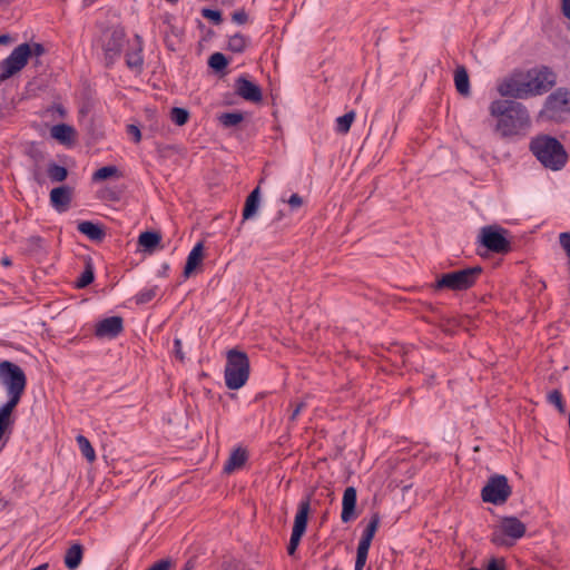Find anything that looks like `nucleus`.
Listing matches in <instances>:
<instances>
[{"label":"nucleus","mask_w":570,"mask_h":570,"mask_svg":"<svg viewBox=\"0 0 570 570\" xmlns=\"http://www.w3.org/2000/svg\"><path fill=\"white\" fill-rule=\"evenodd\" d=\"M489 111L497 119L494 130L502 138L517 136L530 126L529 112L519 101L497 99L490 104Z\"/></svg>","instance_id":"1"},{"label":"nucleus","mask_w":570,"mask_h":570,"mask_svg":"<svg viewBox=\"0 0 570 570\" xmlns=\"http://www.w3.org/2000/svg\"><path fill=\"white\" fill-rule=\"evenodd\" d=\"M530 150L543 167L554 171L562 169L568 161V154L563 145L549 135L532 138Z\"/></svg>","instance_id":"2"},{"label":"nucleus","mask_w":570,"mask_h":570,"mask_svg":"<svg viewBox=\"0 0 570 570\" xmlns=\"http://www.w3.org/2000/svg\"><path fill=\"white\" fill-rule=\"evenodd\" d=\"M249 371V358L245 352L237 348L227 351L224 377L229 390H238L244 386L248 381Z\"/></svg>","instance_id":"3"},{"label":"nucleus","mask_w":570,"mask_h":570,"mask_svg":"<svg viewBox=\"0 0 570 570\" xmlns=\"http://www.w3.org/2000/svg\"><path fill=\"white\" fill-rule=\"evenodd\" d=\"M483 269L481 266H472L442 274L431 287L434 291L450 289L463 292L473 287L480 278Z\"/></svg>","instance_id":"4"},{"label":"nucleus","mask_w":570,"mask_h":570,"mask_svg":"<svg viewBox=\"0 0 570 570\" xmlns=\"http://www.w3.org/2000/svg\"><path fill=\"white\" fill-rule=\"evenodd\" d=\"M0 383L7 391L9 397L8 401L19 404L27 387V376L24 371L11 361H1Z\"/></svg>","instance_id":"5"},{"label":"nucleus","mask_w":570,"mask_h":570,"mask_svg":"<svg viewBox=\"0 0 570 570\" xmlns=\"http://www.w3.org/2000/svg\"><path fill=\"white\" fill-rule=\"evenodd\" d=\"M525 531V524L517 517H503L491 534V542L498 547H512Z\"/></svg>","instance_id":"6"},{"label":"nucleus","mask_w":570,"mask_h":570,"mask_svg":"<svg viewBox=\"0 0 570 570\" xmlns=\"http://www.w3.org/2000/svg\"><path fill=\"white\" fill-rule=\"evenodd\" d=\"M498 91L502 97L527 99L531 97L527 72L514 70L509 77L498 85Z\"/></svg>","instance_id":"7"},{"label":"nucleus","mask_w":570,"mask_h":570,"mask_svg":"<svg viewBox=\"0 0 570 570\" xmlns=\"http://www.w3.org/2000/svg\"><path fill=\"white\" fill-rule=\"evenodd\" d=\"M512 493L508 479L503 474L491 475L481 490V498L484 502L495 505L503 504Z\"/></svg>","instance_id":"8"},{"label":"nucleus","mask_w":570,"mask_h":570,"mask_svg":"<svg viewBox=\"0 0 570 570\" xmlns=\"http://www.w3.org/2000/svg\"><path fill=\"white\" fill-rule=\"evenodd\" d=\"M31 57V46L27 42L16 47L12 52L0 62V80L4 81L20 71Z\"/></svg>","instance_id":"9"},{"label":"nucleus","mask_w":570,"mask_h":570,"mask_svg":"<svg viewBox=\"0 0 570 570\" xmlns=\"http://www.w3.org/2000/svg\"><path fill=\"white\" fill-rule=\"evenodd\" d=\"M309 510L311 497L307 495L298 503L297 513L294 519V525L292 529L289 543L287 546V553L292 557L295 554L297 547L299 546L301 539L306 531Z\"/></svg>","instance_id":"10"},{"label":"nucleus","mask_w":570,"mask_h":570,"mask_svg":"<svg viewBox=\"0 0 570 570\" xmlns=\"http://www.w3.org/2000/svg\"><path fill=\"white\" fill-rule=\"evenodd\" d=\"M508 232L499 226H485L481 229V244L492 253L507 254L511 244L505 237Z\"/></svg>","instance_id":"11"},{"label":"nucleus","mask_w":570,"mask_h":570,"mask_svg":"<svg viewBox=\"0 0 570 570\" xmlns=\"http://www.w3.org/2000/svg\"><path fill=\"white\" fill-rule=\"evenodd\" d=\"M531 97L548 92L556 85V73L546 66L525 71Z\"/></svg>","instance_id":"12"},{"label":"nucleus","mask_w":570,"mask_h":570,"mask_svg":"<svg viewBox=\"0 0 570 570\" xmlns=\"http://www.w3.org/2000/svg\"><path fill=\"white\" fill-rule=\"evenodd\" d=\"M570 111V90L559 88L550 94L541 111L549 119H558L562 114Z\"/></svg>","instance_id":"13"},{"label":"nucleus","mask_w":570,"mask_h":570,"mask_svg":"<svg viewBox=\"0 0 570 570\" xmlns=\"http://www.w3.org/2000/svg\"><path fill=\"white\" fill-rule=\"evenodd\" d=\"M237 96L246 101L258 104L263 100V92L258 85L249 80L246 76H239L234 83Z\"/></svg>","instance_id":"14"},{"label":"nucleus","mask_w":570,"mask_h":570,"mask_svg":"<svg viewBox=\"0 0 570 570\" xmlns=\"http://www.w3.org/2000/svg\"><path fill=\"white\" fill-rule=\"evenodd\" d=\"M124 330V320L120 316H110L99 321L95 326V335L99 338H115Z\"/></svg>","instance_id":"15"},{"label":"nucleus","mask_w":570,"mask_h":570,"mask_svg":"<svg viewBox=\"0 0 570 570\" xmlns=\"http://www.w3.org/2000/svg\"><path fill=\"white\" fill-rule=\"evenodd\" d=\"M356 501H357V492L354 487H347L343 494L342 500V512L341 520L344 523H347L354 519H356Z\"/></svg>","instance_id":"16"},{"label":"nucleus","mask_w":570,"mask_h":570,"mask_svg":"<svg viewBox=\"0 0 570 570\" xmlns=\"http://www.w3.org/2000/svg\"><path fill=\"white\" fill-rule=\"evenodd\" d=\"M72 199V188L63 185L51 189L50 204L59 213L66 212Z\"/></svg>","instance_id":"17"},{"label":"nucleus","mask_w":570,"mask_h":570,"mask_svg":"<svg viewBox=\"0 0 570 570\" xmlns=\"http://www.w3.org/2000/svg\"><path fill=\"white\" fill-rule=\"evenodd\" d=\"M204 259V245L202 242L197 243L187 256L183 275L185 278L191 276L195 269L202 264Z\"/></svg>","instance_id":"18"},{"label":"nucleus","mask_w":570,"mask_h":570,"mask_svg":"<svg viewBox=\"0 0 570 570\" xmlns=\"http://www.w3.org/2000/svg\"><path fill=\"white\" fill-rule=\"evenodd\" d=\"M77 229L81 234L86 235L90 240L97 243L102 242L106 237V232L102 226L90 220L80 222L77 226Z\"/></svg>","instance_id":"19"},{"label":"nucleus","mask_w":570,"mask_h":570,"mask_svg":"<svg viewBox=\"0 0 570 570\" xmlns=\"http://www.w3.org/2000/svg\"><path fill=\"white\" fill-rule=\"evenodd\" d=\"M125 33L122 30H114L109 39L105 42L104 49L107 58H114L120 53L124 45Z\"/></svg>","instance_id":"20"},{"label":"nucleus","mask_w":570,"mask_h":570,"mask_svg":"<svg viewBox=\"0 0 570 570\" xmlns=\"http://www.w3.org/2000/svg\"><path fill=\"white\" fill-rule=\"evenodd\" d=\"M248 459L247 451L242 448H237L233 450L230 453L228 460L226 461L224 465V472L229 474L234 472L235 470H238L244 466Z\"/></svg>","instance_id":"21"},{"label":"nucleus","mask_w":570,"mask_h":570,"mask_svg":"<svg viewBox=\"0 0 570 570\" xmlns=\"http://www.w3.org/2000/svg\"><path fill=\"white\" fill-rule=\"evenodd\" d=\"M380 522H381V517H380L379 512L372 513L368 523L366 524L365 529L363 530L358 546H363L364 548L370 549L371 542L380 527Z\"/></svg>","instance_id":"22"},{"label":"nucleus","mask_w":570,"mask_h":570,"mask_svg":"<svg viewBox=\"0 0 570 570\" xmlns=\"http://www.w3.org/2000/svg\"><path fill=\"white\" fill-rule=\"evenodd\" d=\"M82 557H83L82 544H80L78 542L73 543L66 551V554L63 558L65 566L69 570H76L80 566Z\"/></svg>","instance_id":"23"},{"label":"nucleus","mask_w":570,"mask_h":570,"mask_svg":"<svg viewBox=\"0 0 570 570\" xmlns=\"http://www.w3.org/2000/svg\"><path fill=\"white\" fill-rule=\"evenodd\" d=\"M165 248L159 230H145V254H153Z\"/></svg>","instance_id":"24"},{"label":"nucleus","mask_w":570,"mask_h":570,"mask_svg":"<svg viewBox=\"0 0 570 570\" xmlns=\"http://www.w3.org/2000/svg\"><path fill=\"white\" fill-rule=\"evenodd\" d=\"M454 83L458 92L464 97L469 96L470 90V79L468 70L464 66H458L454 71Z\"/></svg>","instance_id":"25"},{"label":"nucleus","mask_w":570,"mask_h":570,"mask_svg":"<svg viewBox=\"0 0 570 570\" xmlns=\"http://www.w3.org/2000/svg\"><path fill=\"white\" fill-rule=\"evenodd\" d=\"M259 207V187H256L250 191L245 200V206L243 209V220H247L253 218Z\"/></svg>","instance_id":"26"},{"label":"nucleus","mask_w":570,"mask_h":570,"mask_svg":"<svg viewBox=\"0 0 570 570\" xmlns=\"http://www.w3.org/2000/svg\"><path fill=\"white\" fill-rule=\"evenodd\" d=\"M145 122H149L148 128L151 134L163 132L166 128L165 117H160L156 110L145 109Z\"/></svg>","instance_id":"27"},{"label":"nucleus","mask_w":570,"mask_h":570,"mask_svg":"<svg viewBox=\"0 0 570 570\" xmlns=\"http://www.w3.org/2000/svg\"><path fill=\"white\" fill-rule=\"evenodd\" d=\"M249 42V39L237 32L228 38L227 49L234 53H242L245 51Z\"/></svg>","instance_id":"28"},{"label":"nucleus","mask_w":570,"mask_h":570,"mask_svg":"<svg viewBox=\"0 0 570 570\" xmlns=\"http://www.w3.org/2000/svg\"><path fill=\"white\" fill-rule=\"evenodd\" d=\"M73 134L75 129L66 124H58L51 128V136L61 142L70 141Z\"/></svg>","instance_id":"29"},{"label":"nucleus","mask_w":570,"mask_h":570,"mask_svg":"<svg viewBox=\"0 0 570 570\" xmlns=\"http://www.w3.org/2000/svg\"><path fill=\"white\" fill-rule=\"evenodd\" d=\"M77 444L81 454L87 459L89 463L95 462L96 452L90 443V441L82 434L76 436Z\"/></svg>","instance_id":"30"},{"label":"nucleus","mask_w":570,"mask_h":570,"mask_svg":"<svg viewBox=\"0 0 570 570\" xmlns=\"http://www.w3.org/2000/svg\"><path fill=\"white\" fill-rule=\"evenodd\" d=\"M244 120V115L239 111L223 112L218 116L219 124L225 128H232Z\"/></svg>","instance_id":"31"},{"label":"nucleus","mask_w":570,"mask_h":570,"mask_svg":"<svg viewBox=\"0 0 570 570\" xmlns=\"http://www.w3.org/2000/svg\"><path fill=\"white\" fill-rule=\"evenodd\" d=\"M47 173L51 181L60 183L68 177V170L66 167L50 163L47 168Z\"/></svg>","instance_id":"32"},{"label":"nucleus","mask_w":570,"mask_h":570,"mask_svg":"<svg viewBox=\"0 0 570 570\" xmlns=\"http://www.w3.org/2000/svg\"><path fill=\"white\" fill-rule=\"evenodd\" d=\"M355 119V111H348L336 119V131L345 135L350 131L351 126Z\"/></svg>","instance_id":"33"},{"label":"nucleus","mask_w":570,"mask_h":570,"mask_svg":"<svg viewBox=\"0 0 570 570\" xmlns=\"http://www.w3.org/2000/svg\"><path fill=\"white\" fill-rule=\"evenodd\" d=\"M119 169L116 166H105L96 170L92 175L94 181H102L110 177H120Z\"/></svg>","instance_id":"34"},{"label":"nucleus","mask_w":570,"mask_h":570,"mask_svg":"<svg viewBox=\"0 0 570 570\" xmlns=\"http://www.w3.org/2000/svg\"><path fill=\"white\" fill-rule=\"evenodd\" d=\"M189 111L186 108L181 107H174L170 109L169 112L170 120L179 127L186 125L189 120Z\"/></svg>","instance_id":"35"},{"label":"nucleus","mask_w":570,"mask_h":570,"mask_svg":"<svg viewBox=\"0 0 570 570\" xmlns=\"http://www.w3.org/2000/svg\"><path fill=\"white\" fill-rule=\"evenodd\" d=\"M18 404L7 401L1 407H0V426L3 430H7V428L11 423V413L14 410V407Z\"/></svg>","instance_id":"36"},{"label":"nucleus","mask_w":570,"mask_h":570,"mask_svg":"<svg viewBox=\"0 0 570 570\" xmlns=\"http://www.w3.org/2000/svg\"><path fill=\"white\" fill-rule=\"evenodd\" d=\"M94 268L90 263H87L83 272L76 281V286L78 288H85L94 282Z\"/></svg>","instance_id":"37"},{"label":"nucleus","mask_w":570,"mask_h":570,"mask_svg":"<svg viewBox=\"0 0 570 570\" xmlns=\"http://www.w3.org/2000/svg\"><path fill=\"white\" fill-rule=\"evenodd\" d=\"M227 65L228 60L222 52H215L208 59V66L215 71L224 70Z\"/></svg>","instance_id":"38"},{"label":"nucleus","mask_w":570,"mask_h":570,"mask_svg":"<svg viewBox=\"0 0 570 570\" xmlns=\"http://www.w3.org/2000/svg\"><path fill=\"white\" fill-rule=\"evenodd\" d=\"M140 50L141 49L139 48L137 51L129 52L126 56L127 66L130 69H136L138 72H140L142 67V56L140 53Z\"/></svg>","instance_id":"39"},{"label":"nucleus","mask_w":570,"mask_h":570,"mask_svg":"<svg viewBox=\"0 0 570 570\" xmlns=\"http://www.w3.org/2000/svg\"><path fill=\"white\" fill-rule=\"evenodd\" d=\"M547 399H548V402L550 404H553L558 409V411L560 413H564L566 405H564V402H563L562 394H561V392L559 390L551 391L548 394Z\"/></svg>","instance_id":"40"},{"label":"nucleus","mask_w":570,"mask_h":570,"mask_svg":"<svg viewBox=\"0 0 570 570\" xmlns=\"http://www.w3.org/2000/svg\"><path fill=\"white\" fill-rule=\"evenodd\" d=\"M368 550L370 549L364 548L363 546H357L355 568H354L355 570H363V568L366 563V560H367Z\"/></svg>","instance_id":"41"},{"label":"nucleus","mask_w":570,"mask_h":570,"mask_svg":"<svg viewBox=\"0 0 570 570\" xmlns=\"http://www.w3.org/2000/svg\"><path fill=\"white\" fill-rule=\"evenodd\" d=\"M26 244L30 250L38 252L43 247V238L39 235H32L26 239Z\"/></svg>","instance_id":"42"},{"label":"nucleus","mask_w":570,"mask_h":570,"mask_svg":"<svg viewBox=\"0 0 570 570\" xmlns=\"http://www.w3.org/2000/svg\"><path fill=\"white\" fill-rule=\"evenodd\" d=\"M174 562L170 558H164L156 561L147 570H171Z\"/></svg>","instance_id":"43"},{"label":"nucleus","mask_w":570,"mask_h":570,"mask_svg":"<svg viewBox=\"0 0 570 570\" xmlns=\"http://www.w3.org/2000/svg\"><path fill=\"white\" fill-rule=\"evenodd\" d=\"M202 16L206 19L212 20L216 24H219L222 22V13L218 10L205 8L202 10Z\"/></svg>","instance_id":"44"},{"label":"nucleus","mask_w":570,"mask_h":570,"mask_svg":"<svg viewBox=\"0 0 570 570\" xmlns=\"http://www.w3.org/2000/svg\"><path fill=\"white\" fill-rule=\"evenodd\" d=\"M291 406L293 407V410H292V414L289 416V421L294 422V421H296V419L301 414V412L306 407V403L304 401H299L296 403H291Z\"/></svg>","instance_id":"45"},{"label":"nucleus","mask_w":570,"mask_h":570,"mask_svg":"<svg viewBox=\"0 0 570 570\" xmlns=\"http://www.w3.org/2000/svg\"><path fill=\"white\" fill-rule=\"evenodd\" d=\"M232 20L237 24H244L248 20V14L245 10H237L232 14Z\"/></svg>","instance_id":"46"},{"label":"nucleus","mask_w":570,"mask_h":570,"mask_svg":"<svg viewBox=\"0 0 570 570\" xmlns=\"http://www.w3.org/2000/svg\"><path fill=\"white\" fill-rule=\"evenodd\" d=\"M487 570H505L504 560L492 558L487 566Z\"/></svg>","instance_id":"47"},{"label":"nucleus","mask_w":570,"mask_h":570,"mask_svg":"<svg viewBox=\"0 0 570 570\" xmlns=\"http://www.w3.org/2000/svg\"><path fill=\"white\" fill-rule=\"evenodd\" d=\"M287 203H288V205L291 206L292 209H297V208H299L303 205V198L298 194H293L287 199Z\"/></svg>","instance_id":"48"},{"label":"nucleus","mask_w":570,"mask_h":570,"mask_svg":"<svg viewBox=\"0 0 570 570\" xmlns=\"http://www.w3.org/2000/svg\"><path fill=\"white\" fill-rule=\"evenodd\" d=\"M174 353H175V356L179 361L183 362L185 360V356H184V353H183V344H181L180 338H175L174 340Z\"/></svg>","instance_id":"49"},{"label":"nucleus","mask_w":570,"mask_h":570,"mask_svg":"<svg viewBox=\"0 0 570 570\" xmlns=\"http://www.w3.org/2000/svg\"><path fill=\"white\" fill-rule=\"evenodd\" d=\"M127 132L134 137V140L138 142L141 139V131L137 125H128Z\"/></svg>","instance_id":"50"},{"label":"nucleus","mask_w":570,"mask_h":570,"mask_svg":"<svg viewBox=\"0 0 570 570\" xmlns=\"http://www.w3.org/2000/svg\"><path fill=\"white\" fill-rule=\"evenodd\" d=\"M45 53V48L41 43H33L31 47V56L40 57Z\"/></svg>","instance_id":"51"},{"label":"nucleus","mask_w":570,"mask_h":570,"mask_svg":"<svg viewBox=\"0 0 570 570\" xmlns=\"http://www.w3.org/2000/svg\"><path fill=\"white\" fill-rule=\"evenodd\" d=\"M562 12L570 20V0H562Z\"/></svg>","instance_id":"52"},{"label":"nucleus","mask_w":570,"mask_h":570,"mask_svg":"<svg viewBox=\"0 0 570 570\" xmlns=\"http://www.w3.org/2000/svg\"><path fill=\"white\" fill-rule=\"evenodd\" d=\"M156 296L155 289L145 291V303L153 299Z\"/></svg>","instance_id":"53"},{"label":"nucleus","mask_w":570,"mask_h":570,"mask_svg":"<svg viewBox=\"0 0 570 570\" xmlns=\"http://www.w3.org/2000/svg\"><path fill=\"white\" fill-rule=\"evenodd\" d=\"M195 562L193 560H188L180 570H194Z\"/></svg>","instance_id":"54"},{"label":"nucleus","mask_w":570,"mask_h":570,"mask_svg":"<svg viewBox=\"0 0 570 570\" xmlns=\"http://www.w3.org/2000/svg\"><path fill=\"white\" fill-rule=\"evenodd\" d=\"M1 265L4 266V267H9L12 265V261L10 257L8 256H4L1 258Z\"/></svg>","instance_id":"55"},{"label":"nucleus","mask_w":570,"mask_h":570,"mask_svg":"<svg viewBox=\"0 0 570 570\" xmlns=\"http://www.w3.org/2000/svg\"><path fill=\"white\" fill-rule=\"evenodd\" d=\"M142 242H144L142 232H140L139 235L137 236V246H138V248H140L142 246Z\"/></svg>","instance_id":"56"},{"label":"nucleus","mask_w":570,"mask_h":570,"mask_svg":"<svg viewBox=\"0 0 570 570\" xmlns=\"http://www.w3.org/2000/svg\"><path fill=\"white\" fill-rule=\"evenodd\" d=\"M48 568H49L48 563H42V564L31 569V570H48Z\"/></svg>","instance_id":"57"},{"label":"nucleus","mask_w":570,"mask_h":570,"mask_svg":"<svg viewBox=\"0 0 570 570\" xmlns=\"http://www.w3.org/2000/svg\"><path fill=\"white\" fill-rule=\"evenodd\" d=\"M136 543L128 547L127 552L131 553L135 550Z\"/></svg>","instance_id":"58"},{"label":"nucleus","mask_w":570,"mask_h":570,"mask_svg":"<svg viewBox=\"0 0 570 570\" xmlns=\"http://www.w3.org/2000/svg\"><path fill=\"white\" fill-rule=\"evenodd\" d=\"M8 39V36H0V43H4Z\"/></svg>","instance_id":"59"},{"label":"nucleus","mask_w":570,"mask_h":570,"mask_svg":"<svg viewBox=\"0 0 570 570\" xmlns=\"http://www.w3.org/2000/svg\"><path fill=\"white\" fill-rule=\"evenodd\" d=\"M135 297H136L137 303L142 301V296H140L139 294H137Z\"/></svg>","instance_id":"60"},{"label":"nucleus","mask_w":570,"mask_h":570,"mask_svg":"<svg viewBox=\"0 0 570 570\" xmlns=\"http://www.w3.org/2000/svg\"><path fill=\"white\" fill-rule=\"evenodd\" d=\"M163 268H164V271H167V269H168V265H167V264H165V265L163 266Z\"/></svg>","instance_id":"61"},{"label":"nucleus","mask_w":570,"mask_h":570,"mask_svg":"<svg viewBox=\"0 0 570 570\" xmlns=\"http://www.w3.org/2000/svg\"><path fill=\"white\" fill-rule=\"evenodd\" d=\"M168 2L175 3L177 0H167Z\"/></svg>","instance_id":"62"}]
</instances>
